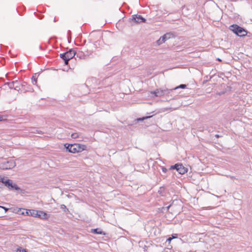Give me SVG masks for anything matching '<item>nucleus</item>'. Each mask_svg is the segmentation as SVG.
<instances>
[{"label": "nucleus", "mask_w": 252, "mask_h": 252, "mask_svg": "<svg viewBox=\"0 0 252 252\" xmlns=\"http://www.w3.org/2000/svg\"><path fill=\"white\" fill-rule=\"evenodd\" d=\"M64 146L69 152L73 154L81 153L87 150L86 145L79 143L65 144Z\"/></svg>", "instance_id": "nucleus-1"}, {"label": "nucleus", "mask_w": 252, "mask_h": 252, "mask_svg": "<svg viewBox=\"0 0 252 252\" xmlns=\"http://www.w3.org/2000/svg\"><path fill=\"white\" fill-rule=\"evenodd\" d=\"M229 29L239 36H245L248 33L246 30L236 24L230 26Z\"/></svg>", "instance_id": "nucleus-2"}, {"label": "nucleus", "mask_w": 252, "mask_h": 252, "mask_svg": "<svg viewBox=\"0 0 252 252\" xmlns=\"http://www.w3.org/2000/svg\"><path fill=\"white\" fill-rule=\"evenodd\" d=\"M75 54V51L69 50L65 53L61 54L60 57L64 61L65 64L67 65L68 61L74 57Z\"/></svg>", "instance_id": "nucleus-3"}, {"label": "nucleus", "mask_w": 252, "mask_h": 252, "mask_svg": "<svg viewBox=\"0 0 252 252\" xmlns=\"http://www.w3.org/2000/svg\"><path fill=\"white\" fill-rule=\"evenodd\" d=\"M0 182L4 184L6 186L10 189H14L16 190L19 189V188L16 185H13L12 182L9 180L0 176Z\"/></svg>", "instance_id": "nucleus-4"}, {"label": "nucleus", "mask_w": 252, "mask_h": 252, "mask_svg": "<svg viewBox=\"0 0 252 252\" xmlns=\"http://www.w3.org/2000/svg\"><path fill=\"white\" fill-rule=\"evenodd\" d=\"M15 166V163L12 160L5 161L0 163V168L3 170L11 169Z\"/></svg>", "instance_id": "nucleus-5"}, {"label": "nucleus", "mask_w": 252, "mask_h": 252, "mask_svg": "<svg viewBox=\"0 0 252 252\" xmlns=\"http://www.w3.org/2000/svg\"><path fill=\"white\" fill-rule=\"evenodd\" d=\"M170 169H176L181 174H184L188 171L187 168H185L182 164H176L171 165Z\"/></svg>", "instance_id": "nucleus-6"}, {"label": "nucleus", "mask_w": 252, "mask_h": 252, "mask_svg": "<svg viewBox=\"0 0 252 252\" xmlns=\"http://www.w3.org/2000/svg\"><path fill=\"white\" fill-rule=\"evenodd\" d=\"M35 217L42 220H47L49 218V215L43 211L37 210Z\"/></svg>", "instance_id": "nucleus-7"}, {"label": "nucleus", "mask_w": 252, "mask_h": 252, "mask_svg": "<svg viewBox=\"0 0 252 252\" xmlns=\"http://www.w3.org/2000/svg\"><path fill=\"white\" fill-rule=\"evenodd\" d=\"M174 36V35L171 33H167L161 37L158 41V44H160L164 42L166 39H170Z\"/></svg>", "instance_id": "nucleus-8"}, {"label": "nucleus", "mask_w": 252, "mask_h": 252, "mask_svg": "<svg viewBox=\"0 0 252 252\" xmlns=\"http://www.w3.org/2000/svg\"><path fill=\"white\" fill-rule=\"evenodd\" d=\"M132 20L135 23L145 22L146 21L144 18L140 15H135L133 17Z\"/></svg>", "instance_id": "nucleus-9"}, {"label": "nucleus", "mask_w": 252, "mask_h": 252, "mask_svg": "<svg viewBox=\"0 0 252 252\" xmlns=\"http://www.w3.org/2000/svg\"><path fill=\"white\" fill-rule=\"evenodd\" d=\"M11 88H13L15 90L19 91L20 90L21 84L18 81L12 82L10 84Z\"/></svg>", "instance_id": "nucleus-10"}, {"label": "nucleus", "mask_w": 252, "mask_h": 252, "mask_svg": "<svg viewBox=\"0 0 252 252\" xmlns=\"http://www.w3.org/2000/svg\"><path fill=\"white\" fill-rule=\"evenodd\" d=\"M155 96H160L163 94V91L160 89H157L154 91L151 92V93Z\"/></svg>", "instance_id": "nucleus-11"}, {"label": "nucleus", "mask_w": 252, "mask_h": 252, "mask_svg": "<svg viewBox=\"0 0 252 252\" xmlns=\"http://www.w3.org/2000/svg\"><path fill=\"white\" fill-rule=\"evenodd\" d=\"M29 216L35 217L37 210L34 209H28Z\"/></svg>", "instance_id": "nucleus-12"}, {"label": "nucleus", "mask_w": 252, "mask_h": 252, "mask_svg": "<svg viewBox=\"0 0 252 252\" xmlns=\"http://www.w3.org/2000/svg\"><path fill=\"white\" fill-rule=\"evenodd\" d=\"M92 232L95 234L105 235V233L99 228L92 229Z\"/></svg>", "instance_id": "nucleus-13"}, {"label": "nucleus", "mask_w": 252, "mask_h": 252, "mask_svg": "<svg viewBox=\"0 0 252 252\" xmlns=\"http://www.w3.org/2000/svg\"><path fill=\"white\" fill-rule=\"evenodd\" d=\"M21 215L29 216L28 209H24V211L20 213Z\"/></svg>", "instance_id": "nucleus-14"}, {"label": "nucleus", "mask_w": 252, "mask_h": 252, "mask_svg": "<svg viewBox=\"0 0 252 252\" xmlns=\"http://www.w3.org/2000/svg\"><path fill=\"white\" fill-rule=\"evenodd\" d=\"M16 252H28L26 249L21 247L17 249Z\"/></svg>", "instance_id": "nucleus-15"}, {"label": "nucleus", "mask_w": 252, "mask_h": 252, "mask_svg": "<svg viewBox=\"0 0 252 252\" xmlns=\"http://www.w3.org/2000/svg\"><path fill=\"white\" fill-rule=\"evenodd\" d=\"M71 137L74 139L77 138L79 137V134L77 132L73 133L71 134Z\"/></svg>", "instance_id": "nucleus-16"}, {"label": "nucleus", "mask_w": 252, "mask_h": 252, "mask_svg": "<svg viewBox=\"0 0 252 252\" xmlns=\"http://www.w3.org/2000/svg\"><path fill=\"white\" fill-rule=\"evenodd\" d=\"M32 83L33 84H36L37 83V79L36 78H32Z\"/></svg>", "instance_id": "nucleus-17"}, {"label": "nucleus", "mask_w": 252, "mask_h": 252, "mask_svg": "<svg viewBox=\"0 0 252 252\" xmlns=\"http://www.w3.org/2000/svg\"><path fill=\"white\" fill-rule=\"evenodd\" d=\"M186 87V85H184V84H182V85H180L178 87H177V88H182V89H184Z\"/></svg>", "instance_id": "nucleus-18"}, {"label": "nucleus", "mask_w": 252, "mask_h": 252, "mask_svg": "<svg viewBox=\"0 0 252 252\" xmlns=\"http://www.w3.org/2000/svg\"><path fill=\"white\" fill-rule=\"evenodd\" d=\"M162 171L164 173H166L167 171V169L165 168V167H162Z\"/></svg>", "instance_id": "nucleus-19"}, {"label": "nucleus", "mask_w": 252, "mask_h": 252, "mask_svg": "<svg viewBox=\"0 0 252 252\" xmlns=\"http://www.w3.org/2000/svg\"><path fill=\"white\" fill-rule=\"evenodd\" d=\"M173 239L172 238V237H169V238L167 239V241L170 243L171 241V240H172Z\"/></svg>", "instance_id": "nucleus-20"}, {"label": "nucleus", "mask_w": 252, "mask_h": 252, "mask_svg": "<svg viewBox=\"0 0 252 252\" xmlns=\"http://www.w3.org/2000/svg\"><path fill=\"white\" fill-rule=\"evenodd\" d=\"M177 238V234H175V236L172 235V239H175V238Z\"/></svg>", "instance_id": "nucleus-21"}, {"label": "nucleus", "mask_w": 252, "mask_h": 252, "mask_svg": "<svg viewBox=\"0 0 252 252\" xmlns=\"http://www.w3.org/2000/svg\"><path fill=\"white\" fill-rule=\"evenodd\" d=\"M3 209H4L5 211H7L8 209L7 208L4 207H1Z\"/></svg>", "instance_id": "nucleus-22"}, {"label": "nucleus", "mask_w": 252, "mask_h": 252, "mask_svg": "<svg viewBox=\"0 0 252 252\" xmlns=\"http://www.w3.org/2000/svg\"><path fill=\"white\" fill-rule=\"evenodd\" d=\"M150 117H146L145 118H150Z\"/></svg>", "instance_id": "nucleus-23"}, {"label": "nucleus", "mask_w": 252, "mask_h": 252, "mask_svg": "<svg viewBox=\"0 0 252 252\" xmlns=\"http://www.w3.org/2000/svg\"><path fill=\"white\" fill-rule=\"evenodd\" d=\"M0 121H1V118H0Z\"/></svg>", "instance_id": "nucleus-24"}]
</instances>
